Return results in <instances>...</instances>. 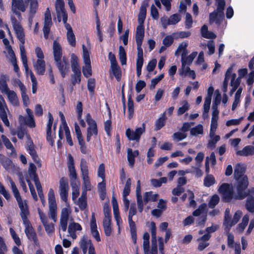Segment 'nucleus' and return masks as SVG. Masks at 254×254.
I'll return each instance as SVG.
<instances>
[{"label":"nucleus","mask_w":254,"mask_h":254,"mask_svg":"<svg viewBox=\"0 0 254 254\" xmlns=\"http://www.w3.org/2000/svg\"><path fill=\"white\" fill-rule=\"evenodd\" d=\"M26 112L27 114V117H24L22 115L19 116L18 121L20 124L21 125H26L31 128L34 127H35V123L32 111L29 108H27Z\"/></svg>","instance_id":"nucleus-9"},{"label":"nucleus","mask_w":254,"mask_h":254,"mask_svg":"<svg viewBox=\"0 0 254 254\" xmlns=\"http://www.w3.org/2000/svg\"><path fill=\"white\" fill-rule=\"evenodd\" d=\"M26 3L30 2V14H35L36 13L38 3L37 0H25Z\"/></svg>","instance_id":"nucleus-44"},{"label":"nucleus","mask_w":254,"mask_h":254,"mask_svg":"<svg viewBox=\"0 0 254 254\" xmlns=\"http://www.w3.org/2000/svg\"><path fill=\"white\" fill-rule=\"evenodd\" d=\"M80 168L83 182V189H85L86 190H91L92 186L88 176V167L85 159H81Z\"/></svg>","instance_id":"nucleus-5"},{"label":"nucleus","mask_w":254,"mask_h":254,"mask_svg":"<svg viewBox=\"0 0 254 254\" xmlns=\"http://www.w3.org/2000/svg\"><path fill=\"white\" fill-rule=\"evenodd\" d=\"M38 213L41 222L44 225L46 232L49 234L53 233L55 230L54 225L52 223L48 222L47 216L42 211L39 210Z\"/></svg>","instance_id":"nucleus-16"},{"label":"nucleus","mask_w":254,"mask_h":254,"mask_svg":"<svg viewBox=\"0 0 254 254\" xmlns=\"http://www.w3.org/2000/svg\"><path fill=\"white\" fill-rule=\"evenodd\" d=\"M11 23L15 31L16 37L19 40L20 44L19 45L20 50V55L21 61H23L24 64L26 65V51L24 48V43H25V34L23 29L19 22L17 20L15 17L14 16L11 17Z\"/></svg>","instance_id":"nucleus-1"},{"label":"nucleus","mask_w":254,"mask_h":254,"mask_svg":"<svg viewBox=\"0 0 254 254\" xmlns=\"http://www.w3.org/2000/svg\"><path fill=\"white\" fill-rule=\"evenodd\" d=\"M144 35V29L143 25H139L136 28L135 40L137 44H142Z\"/></svg>","instance_id":"nucleus-30"},{"label":"nucleus","mask_w":254,"mask_h":254,"mask_svg":"<svg viewBox=\"0 0 254 254\" xmlns=\"http://www.w3.org/2000/svg\"><path fill=\"white\" fill-rule=\"evenodd\" d=\"M131 180L130 178L127 179V182L126 183L125 186L124 187L123 192V196H127L129 195L130 191V186H131Z\"/></svg>","instance_id":"nucleus-58"},{"label":"nucleus","mask_w":254,"mask_h":254,"mask_svg":"<svg viewBox=\"0 0 254 254\" xmlns=\"http://www.w3.org/2000/svg\"><path fill=\"white\" fill-rule=\"evenodd\" d=\"M11 10H19L22 12L26 10L23 0H12Z\"/></svg>","instance_id":"nucleus-32"},{"label":"nucleus","mask_w":254,"mask_h":254,"mask_svg":"<svg viewBox=\"0 0 254 254\" xmlns=\"http://www.w3.org/2000/svg\"><path fill=\"white\" fill-rule=\"evenodd\" d=\"M119 58L120 61L122 65L126 64L127 57L126 51L123 46H120L119 47Z\"/></svg>","instance_id":"nucleus-50"},{"label":"nucleus","mask_w":254,"mask_h":254,"mask_svg":"<svg viewBox=\"0 0 254 254\" xmlns=\"http://www.w3.org/2000/svg\"><path fill=\"white\" fill-rule=\"evenodd\" d=\"M236 74L233 73L232 75V79L231 80L230 85L232 87L237 88L241 83V78L238 77L236 78Z\"/></svg>","instance_id":"nucleus-53"},{"label":"nucleus","mask_w":254,"mask_h":254,"mask_svg":"<svg viewBox=\"0 0 254 254\" xmlns=\"http://www.w3.org/2000/svg\"><path fill=\"white\" fill-rule=\"evenodd\" d=\"M9 113V111L6 105V104L1 95H0V118L4 124L7 127L10 126V123L7 118V115Z\"/></svg>","instance_id":"nucleus-8"},{"label":"nucleus","mask_w":254,"mask_h":254,"mask_svg":"<svg viewBox=\"0 0 254 254\" xmlns=\"http://www.w3.org/2000/svg\"><path fill=\"white\" fill-rule=\"evenodd\" d=\"M207 205L206 203H202L200 204L198 208L194 211L192 213V215L194 216H199L204 215L206 214V208Z\"/></svg>","instance_id":"nucleus-42"},{"label":"nucleus","mask_w":254,"mask_h":254,"mask_svg":"<svg viewBox=\"0 0 254 254\" xmlns=\"http://www.w3.org/2000/svg\"><path fill=\"white\" fill-rule=\"evenodd\" d=\"M17 203L20 209V216L22 221L28 220L27 216L29 214V212L26 200L23 201L22 199L17 201Z\"/></svg>","instance_id":"nucleus-22"},{"label":"nucleus","mask_w":254,"mask_h":254,"mask_svg":"<svg viewBox=\"0 0 254 254\" xmlns=\"http://www.w3.org/2000/svg\"><path fill=\"white\" fill-rule=\"evenodd\" d=\"M20 91L23 105L24 106L27 107L28 106L29 104V98L28 95L26 93L27 89L25 88L24 89L21 90Z\"/></svg>","instance_id":"nucleus-62"},{"label":"nucleus","mask_w":254,"mask_h":254,"mask_svg":"<svg viewBox=\"0 0 254 254\" xmlns=\"http://www.w3.org/2000/svg\"><path fill=\"white\" fill-rule=\"evenodd\" d=\"M64 4L55 5L56 10L57 14V18L59 22H61L62 19L64 23L67 22V14L64 7Z\"/></svg>","instance_id":"nucleus-19"},{"label":"nucleus","mask_w":254,"mask_h":254,"mask_svg":"<svg viewBox=\"0 0 254 254\" xmlns=\"http://www.w3.org/2000/svg\"><path fill=\"white\" fill-rule=\"evenodd\" d=\"M23 223L25 226V233L28 239L30 241H33L35 244H37L38 243L37 235L30 222L29 220H27L23 221Z\"/></svg>","instance_id":"nucleus-13"},{"label":"nucleus","mask_w":254,"mask_h":254,"mask_svg":"<svg viewBox=\"0 0 254 254\" xmlns=\"http://www.w3.org/2000/svg\"><path fill=\"white\" fill-rule=\"evenodd\" d=\"M48 203L49 215L51 219L56 222L57 221V205L54 191L52 189H50L48 192Z\"/></svg>","instance_id":"nucleus-4"},{"label":"nucleus","mask_w":254,"mask_h":254,"mask_svg":"<svg viewBox=\"0 0 254 254\" xmlns=\"http://www.w3.org/2000/svg\"><path fill=\"white\" fill-rule=\"evenodd\" d=\"M82 50H83V57L84 63L85 64H89L91 63L89 53L88 52L87 49L85 47V45H82Z\"/></svg>","instance_id":"nucleus-60"},{"label":"nucleus","mask_w":254,"mask_h":254,"mask_svg":"<svg viewBox=\"0 0 254 254\" xmlns=\"http://www.w3.org/2000/svg\"><path fill=\"white\" fill-rule=\"evenodd\" d=\"M136 195L138 211L140 212H142L143 209V202L141 193V186L140 182L139 180H138L137 182Z\"/></svg>","instance_id":"nucleus-23"},{"label":"nucleus","mask_w":254,"mask_h":254,"mask_svg":"<svg viewBox=\"0 0 254 254\" xmlns=\"http://www.w3.org/2000/svg\"><path fill=\"white\" fill-rule=\"evenodd\" d=\"M187 136V134L183 132H177L174 133L172 135L173 139L175 141H179Z\"/></svg>","instance_id":"nucleus-56"},{"label":"nucleus","mask_w":254,"mask_h":254,"mask_svg":"<svg viewBox=\"0 0 254 254\" xmlns=\"http://www.w3.org/2000/svg\"><path fill=\"white\" fill-rule=\"evenodd\" d=\"M33 65L38 74H44L45 71V62L44 60L38 59L36 62Z\"/></svg>","instance_id":"nucleus-28"},{"label":"nucleus","mask_w":254,"mask_h":254,"mask_svg":"<svg viewBox=\"0 0 254 254\" xmlns=\"http://www.w3.org/2000/svg\"><path fill=\"white\" fill-rule=\"evenodd\" d=\"M128 220L131 237L133 243H135L136 241V230L135 224L134 222L133 221L132 219H128Z\"/></svg>","instance_id":"nucleus-41"},{"label":"nucleus","mask_w":254,"mask_h":254,"mask_svg":"<svg viewBox=\"0 0 254 254\" xmlns=\"http://www.w3.org/2000/svg\"><path fill=\"white\" fill-rule=\"evenodd\" d=\"M203 133V126L199 124L190 129V135L197 136L198 134H202Z\"/></svg>","instance_id":"nucleus-47"},{"label":"nucleus","mask_w":254,"mask_h":254,"mask_svg":"<svg viewBox=\"0 0 254 254\" xmlns=\"http://www.w3.org/2000/svg\"><path fill=\"white\" fill-rule=\"evenodd\" d=\"M167 119L166 117V112H164L162 116L159 118L155 122V130L157 131L160 130L162 127H163L165 125V122Z\"/></svg>","instance_id":"nucleus-37"},{"label":"nucleus","mask_w":254,"mask_h":254,"mask_svg":"<svg viewBox=\"0 0 254 254\" xmlns=\"http://www.w3.org/2000/svg\"><path fill=\"white\" fill-rule=\"evenodd\" d=\"M182 104V106L180 107L178 110V116L183 114L189 109L190 105L187 101H183Z\"/></svg>","instance_id":"nucleus-61"},{"label":"nucleus","mask_w":254,"mask_h":254,"mask_svg":"<svg viewBox=\"0 0 254 254\" xmlns=\"http://www.w3.org/2000/svg\"><path fill=\"white\" fill-rule=\"evenodd\" d=\"M85 64V66L82 67V72L86 77H89L92 75L91 63Z\"/></svg>","instance_id":"nucleus-63"},{"label":"nucleus","mask_w":254,"mask_h":254,"mask_svg":"<svg viewBox=\"0 0 254 254\" xmlns=\"http://www.w3.org/2000/svg\"><path fill=\"white\" fill-rule=\"evenodd\" d=\"M6 95L9 101L12 105L14 106H17L19 105V101L17 96L14 91L10 90Z\"/></svg>","instance_id":"nucleus-36"},{"label":"nucleus","mask_w":254,"mask_h":254,"mask_svg":"<svg viewBox=\"0 0 254 254\" xmlns=\"http://www.w3.org/2000/svg\"><path fill=\"white\" fill-rule=\"evenodd\" d=\"M139 155V151L137 150L132 151L131 148H128L127 150V158L129 163V165L131 168L134 166L135 162V157Z\"/></svg>","instance_id":"nucleus-29"},{"label":"nucleus","mask_w":254,"mask_h":254,"mask_svg":"<svg viewBox=\"0 0 254 254\" xmlns=\"http://www.w3.org/2000/svg\"><path fill=\"white\" fill-rule=\"evenodd\" d=\"M148 1L149 0H144L140 6L138 17L139 25H143L146 18V8L148 6Z\"/></svg>","instance_id":"nucleus-20"},{"label":"nucleus","mask_w":254,"mask_h":254,"mask_svg":"<svg viewBox=\"0 0 254 254\" xmlns=\"http://www.w3.org/2000/svg\"><path fill=\"white\" fill-rule=\"evenodd\" d=\"M210 139L208 143V146L209 147H214L215 144L220 140V137L219 135H215L214 133L213 136H209Z\"/></svg>","instance_id":"nucleus-64"},{"label":"nucleus","mask_w":254,"mask_h":254,"mask_svg":"<svg viewBox=\"0 0 254 254\" xmlns=\"http://www.w3.org/2000/svg\"><path fill=\"white\" fill-rule=\"evenodd\" d=\"M36 167L34 164L32 163H30L29 164V167L28 169V174L29 177L33 180L38 178L36 173Z\"/></svg>","instance_id":"nucleus-51"},{"label":"nucleus","mask_w":254,"mask_h":254,"mask_svg":"<svg viewBox=\"0 0 254 254\" xmlns=\"http://www.w3.org/2000/svg\"><path fill=\"white\" fill-rule=\"evenodd\" d=\"M82 230L81 226L78 223L71 222L68 226V232L70 236L73 239H75L77 237L75 232L81 231Z\"/></svg>","instance_id":"nucleus-25"},{"label":"nucleus","mask_w":254,"mask_h":254,"mask_svg":"<svg viewBox=\"0 0 254 254\" xmlns=\"http://www.w3.org/2000/svg\"><path fill=\"white\" fill-rule=\"evenodd\" d=\"M219 192L222 194L225 201L229 202L234 198L233 189L232 184L224 183L220 186L218 189Z\"/></svg>","instance_id":"nucleus-6"},{"label":"nucleus","mask_w":254,"mask_h":254,"mask_svg":"<svg viewBox=\"0 0 254 254\" xmlns=\"http://www.w3.org/2000/svg\"><path fill=\"white\" fill-rule=\"evenodd\" d=\"M67 39L69 44L72 47H74L76 44L75 35L73 31L67 32Z\"/></svg>","instance_id":"nucleus-59"},{"label":"nucleus","mask_w":254,"mask_h":254,"mask_svg":"<svg viewBox=\"0 0 254 254\" xmlns=\"http://www.w3.org/2000/svg\"><path fill=\"white\" fill-rule=\"evenodd\" d=\"M246 207L250 212H254V197L249 196L246 200Z\"/></svg>","instance_id":"nucleus-46"},{"label":"nucleus","mask_w":254,"mask_h":254,"mask_svg":"<svg viewBox=\"0 0 254 254\" xmlns=\"http://www.w3.org/2000/svg\"><path fill=\"white\" fill-rule=\"evenodd\" d=\"M111 68L117 80L120 81L121 77V71L118 64L111 65Z\"/></svg>","instance_id":"nucleus-45"},{"label":"nucleus","mask_w":254,"mask_h":254,"mask_svg":"<svg viewBox=\"0 0 254 254\" xmlns=\"http://www.w3.org/2000/svg\"><path fill=\"white\" fill-rule=\"evenodd\" d=\"M86 140L89 142L91 139V137L93 134L97 135L98 133L97 125L91 126L88 127L87 128Z\"/></svg>","instance_id":"nucleus-43"},{"label":"nucleus","mask_w":254,"mask_h":254,"mask_svg":"<svg viewBox=\"0 0 254 254\" xmlns=\"http://www.w3.org/2000/svg\"><path fill=\"white\" fill-rule=\"evenodd\" d=\"M2 141L7 149H10L12 152L15 151L14 147L9 141V139L4 135L1 136Z\"/></svg>","instance_id":"nucleus-54"},{"label":"nucleus","mask_w":254,"mask_h":254,"mask_svg":"<svg viewBox=\"0 0 254 254\" xmlns=\"http://www.w3.org/2000/svg\"><path fill=\"white\" fill-rule=\"evenodd\" d=\"M53 50L54 61L63 58L64 56H63L62 47L59 43L56 40L53 42Z\"/></svg>","instance_id":"nucleus-26"},{"label":"nucleus","mask_w":254,"mask_h":254,"mask_svg":"<svg viewBox=\"0 0 254 254\" xmlns=\"http://www.w3.org/2000/svg\"><path fill=\"white\" fill-rule=\"evenodd\" d=\"M28 141L27 142L26 149L30 154L33 161L37 164L39 167H41L40 160L35 150V146L31 140L29 135H27Z\"/></svg>","instance_id":"nucleus-12"},{"label":"nucleus","mask_w":254,"mask_h":254,"mask_svg":"<svg viewBox=\"0 0 254 254\" xmlns=\"http://www.w3.org/2000/svg\"><path fill=\"white\" fill-rule=\"evenodd\" d=\"M79 245L83 254H86L88 249L89 250L94 248L91 240L85 235L82 237Z\"/></svg>","instance_id":"nucleus-18"},{"label":"nucleus","mask_w":254,"mask_h":254,"mask_svg":"<svg viewBox=\"0 0 254 254\" xmlns=\"http://www.w3.org/2000/svg\"><path fill=\"white\" fill-rule=\"evenodd\" d=\"M48 119L49 121L47 125V139L48 141L50 142L51 145H53L54 141L51 136V132L54 119L52 115L50 112L48 113Z\"/></svg>","instance_id":"nucleus-27"},{"label":"nucleus","mask_w":254,"mask_h":254,"mask_svg":"<svg viewBox=\"0 0 254 254\" xmlns=\"http://www.w3.org/2000/svg\"><path fill=\"white\" fill-rule=\"evenodd\" d=\"M71 210L69 208L66 207L62 208L59 225V233H60L61 230H62L64 232L66 231L67 222ZM60 237L61 238L62 237L61 233H60Z\"/></svg>","instance_id":"nucleus-7"},{"label":"nucleus","mask_w":254,"mask_h":254,"mask_svg":"<svg viewBox=\"0 0 254 254\" xmlns=\"http://www.w3.org/2000/svg\"><path fill=\"white\" fill-rule=\"evenodd\" d=\"M243 215V213L240 210H237L234 214L233 219L231 218L230 223L228 224L226 228L227 231H229L232 226L235 225L239 221Z\"/></svg>","instance_id":"nucleus-33"},{"label":"nucleus","mask_w":254,"mask_h":254,"mask_svg":"<svg viewBox=\"0 0 254 254\" xmlns=\"http://www.w3.org/2000/svg\"><path fill=\"white\" fill-rule=\"evenodd\" d=\"M216 1L217 3V10L210 13L209 23L211 24L215 22L219 24L224 17L223 10L225 5V1L224 0H216Z\"/></svg>","instance_id":"nucleus-3"},{"label":"nucleus","mask_w":254,"mask_h":254,"mask_svg":"<svg viewBox=\"0 0 254 254\" xmlns=\"http://www.w3.org/2000/svg\"><path fill=\"white\" fill-rule=\"evenodd\" d=\"M245 172V168L243 165L240 164H237L234 169V178L236 180L242 178V177L246 176L244 175Z\"/></svg>","instance_id":"nucleus-31"},{"label":"nucleus","mask_w":254,"mask_h":254,"mask_svg":"<svg viewBox=\"0 0 254 254\" xmlns=\"http://www.w3.org/2000/svg\"><path fill=\"white\" fill-rule=\"evenodd\" d=\"M52 25V21L49 8H47L44 14V25L43 27L44 36L45 39H48L50 31V28Z\"/></svg>","instance_id":"nucleus-14"},{"label":"nucleus","mask_w":254,"mask_h":254,"mask_svg":"<svg viewBox=\"0 0 254 254\" xmlns=\"http://www.w3.org/2000/svg\"><path fill=\"white\" fill-rule=\"evenodd\" d=\"M158 194H153L152 191L146 192L143 195V201L145 203L149 201H155L157 200Z\"/></svg>","instance_id":"nucleus-39"},{"label":"nucleus","mask_w":254,"mask_h":254,"mask_svg":"<svg viewBox=\"0 0 254 254\" xmlns=\"http://www.w3.org/2000/svg\"><path fill=\"white\" fill-rule=\"evenodd\" d=\"M60 194L61 199L66 202L67 200L68 184V180L62 177L60 180Z\"/></svg>","instance_id":"nucleus-15"},{"label":"nucleus","mask_w":254,"mask_h":254,"mask_svg":"<svg viewBox=\"0 0 254 254\" xmlns=\"http://www.w3.org/2000/svg\"><path fill=\"white\" fill-rule=\"evenodd\" d=\"M219 197L217 194H214L211 197L208 206L210 208H213L219 202Z\"/></svg>","instance_id":"nucleus-55"},{"label":"nucleus","mask_w":254,"mask_h":254,"mask_svg":"<svg viewBox=\"0 0 254 254\" xmlns=\"http://www.w3.org/2000/svg\"><path fill=\"white\" fill-rule=\"evenodd\" d=\"M17 203L20 209V216L22 221L28 220L27 216L29 214V212L26 200L23 201L22 199L17 201Z\"/></svg>","instance_id":"nucleus-21"},{"label":"nucleus","mask_w":254,"mask_h":254,"mask_svg":"<svg viewBox=\"0 0 254 254\" xmlns=\"http://www.w3.org/2000/svg\"><path fill=\"white\" fill-rule=\"evenodd\" d=\"M237 154L241 156H245L254 155V146L252 145L246 146L242 150L238 151Z\"/></svg>","instance_id":"nucleus-34"},{"label":"nucleus","mask_w":254,"mask_h":254,"mask_svg":"<svg viewBox=\"0 0 254 254\" xmlns=\"http://www.w3.org/2000/svg\"><path fill=\"white\" fill-rule=\"evenodd\" d=\"M74 74L72 75L71 81L72 83L74 85L76 83H79L80 82L81 72L80 69H77L72 71Z\"/></svg>","instance_id":"nucleus-52"},{"label":"nucleus","mask_w":254,"mask_h":254,"mask_svg":"<svg viewBox=\"0 0 254 254\" xmlns=\"http://www.w3.org/2000/svg\"><path fill=\"white\" fill-rule=\"evenodd\" d=\"M151 233V251H157V238H156V227L154 222L150 224Z\"/></svg>","instance_id":"nucleus-24"},{"label":"nucleus","mask_w":254,"mask_h":254,"mask_svg":"<svg viewBox=\"0 0 254 254\" xmlns=\"http://www.w3.org/2000/svg\"><path fill=\"white\" fill-rule=\"evenodd\" d=\"M56 65L60 71L62 76L64 78L69 71V65L68 62V59L66 57L64 56L63 58L55 61Z\"/></svg>","instance_id":"nucleus-10"},{"label":"nucleus","mask_w":254,"mask_h":254,"mask_svg":"<svg viewBox=\"0 0 254 254\" xmlns=\"http://www.w3.org/2000/svg\"><path fill=\"white\" fill-rule=\"evenodd\" d=\"M145 131V124L143 123L142 126L136 128L134 131H131L129 128L126 130V135L129 140L138 141L141 135Z\"/></svg>","instance_id":"nucleus-11"},{"label":"nucleus","mask_w":254,"mask_h":254,"mask_svg":"<svg viewBox=\"0 0 254 254\" xmlns=\"http://www.w3.org/2000/svg\"><path fill=\"white\" fill-rule=\"evenodd\" d=\"M67 165L70 178L71 180H76L77 178V173L74 166V161L70 154H68L67 156Z\"/></svg>","instance_id":"nucleus-17"},{"label":"nucleus","mask_w":254,"mask_h":254,"mask_svg":"<svg viewBox=\"0 0 254 254\" xmlns=\"http://www.w3.org/2000/svg\"><path fill=\"white\" fill-rule=\"evenodd\" d=\"M236 180L235 188L237 193L234 196V199H243L249 196L251 192V190H247L249 185L248 178L247 176H244Z\"/></svg>","instance_id":"nucleus-2"},{"label":"nucleus","mask_w":254,"mask_h":254,"mask_svg":"<svg viewBox=\"0 0 254 254\" xmlns=\"http://www.w3.org/2000/svg\"><path fill=\"white\" fill-rule=\"evenodd\" d=\"M127 108L129 113V119H131L134 112V105L130 95H129L128 98Z\"/></svg>","instance_id":"nucleus-57"},{"label":"nucleus","mask_w":254,"mask_h":254,"mask_svg":"<svg viewBox=\"0 0 254 254\" xmlns=\"http://www.w3.org/2000/svg\"><path fill=\"white\" fill-rule=\"evenodd\" d=\"M249 221V215L246 214L242 218V222L237 226V230L239 233H242L248 224Z\"/></svg>","instance_id":"nucleus-40"},{"label":"nucleus","mask_w":254,"mask_h":254,"mask_svg":"<svg viewBox=\"0 0 254 254\" xmlns=\"http://www.w3.org/2000/svg\"><path fill=\"white\" fill-rule=\"evenodd\" d=\"M201 33L202 37L207 39H215L216 35L211 31H208L207 26L204 25L201 28Z\"/></svg>","instance_id":"nucleus-38"},{"label":"nucleus","mask_w":254,"mask_h":254,"mask_svg":"<svg viewBox=\"0 0 254 254\" xmlns=\"http://www.w3.org/2000/svg\"><path fill=\"white\" fill-rule=\"evenodd\" d=\"M70 62L72 71L80 69L78 63V58L74 54H72L71 55Z\"/></svg>","instance_id":"nucleus-49"},{"label":"nucleus","mask_w":254,"mask_h":254,"mask_svg":"<svg viewBox=\"0 0 254 254\" xmlns=\"http://www.w3.org/2000/svg\"><path fill=\"white\" fill-rule=\"evenodd\" d=\"M215 183V180L213 175H207L204 179V186L206 187H210Z\"/></svg>","instance_id":"nucleus-48"},{"label":"nucleus","mask_w":254,"mask_h":254,"mask_svg":"<svg viewBox=\"0 0 254 254\" xmlns=\"http://www.w3.org/2000/svg\"><path fill=\"white\" fill-rule=\"evenodd\" d=\"M103 225L105 234L107 236H110L112 233L111 219H103Z\"/></svg>","instance_id":"nucleus-35"}]
</instances>
